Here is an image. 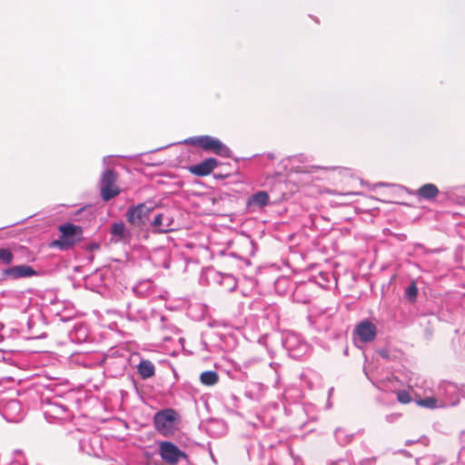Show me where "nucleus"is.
Masks as SVG:
<instances>
[{
	"mask_svg": "<svg viewBox=\"0 0 465 465\" xmlns=\"http://www.w3.org/2000/svg\"><path fill=\"white\" fill-rule=\"evenodd\" d=\"M185 143L197 146L205 152H212L223 157H230L231 150L218 138L210 135L193 136L184 141Z\"/></svg>",
	"mask_w": 465,
	"mask_h": 465,
	"instance_id": "nucleus-1",
	"label": "nucleus"
},
{
	"mask_svg": "<svg viewBox=\"0 0 465 465\" xmlns=\"http://www.w3.org/2000/svg\"><path fill=\"white\" fill-rule=\"evenodd\" d=\"M414 386L416 387L413 390L414 401L417 405L427 409H436L443 406V404H438L437 397L432 393L429 381L417 380Z\"/></svg>",
	"mask_w": 465,
	"mask_h": 465,
	"instance_id": "nucleus-2",
	"label": "nucleus"
},
{
	"mask_svg": "<svg viewBox=\"0 0 465 465\" xmlns=\"http://www.w3.org/2000/svg\"><path fill=\"white\" fill-rule=\"evenodd\" d=\"M60 237L52 242L53 247H58L61 250H69L80 239L82 229L72 223L63 224L59 228Z\"/></svg>",
	"mask_w": 465,
	"mask_h": 465,
	"instance_id": "nucleus-3",
	"label": "nucleus"
},
{
	"mask_svg": "<svg viewBox=\"0 0 465 465\" xmlns=\"http://www.w3.org/2000/svg\"><path fill=\"white\" fill-rule=\"evenodd\" d=\"M116 180L115 172L108 169L103 173L100 179V191L104 201L107 202L119 194L120 190L115 185Z\"/></svg>",
	"mask_w": 465,
	"mask_h": 465,
	"instance_id": "nucleus-4",
	"label": "nucleus"
},
{
	"mask_svg": "<svg viewBox=\"0 0 465 465\" xmlns=\"http://www.w3.org/2000/svg\"><path fill=\"white\" fill-rule=\"evenodd\" d=\"M159 455L165 463L170 465H175L181 460L187 459L186 453L171 441L159 443Z\"/></svg>",
	"mask_w": 465,
	"mask_h": 465,
	"instance_id": "nucleus-5",
	"label": "nucleus"
},
{
	"mask_svg": "<svg viewBox=\"0 0 465 465\" xmlns=\"http://www.w3.org/2000/svg\"><path fill=\"white\" fill-rule=\"evenodd\" d=\"M176 419V412L173 409H165L155 413L153 421L155 429L163 433L167 434L173 427Z\"/></svg>",
	"mask_w": 465,
	"mask_h": 465,
	"instance_id": "nucleus-6",
	"label": "nucleus"
},
{
	"mask_svg": "<svg viewBox=\"0 0 465 465\" xmlns=\"http://www.w3.org/2000/svg\"><path fill=\"white\" fill-rule=\"evenodd\" d=\"M152 206H148L145 203H140L136 206L131 207L127 210L126 218L127 221L135 226H142L149 219V214L153 211Z\"/></svg>",
	"mask_w": 465,
	"mask_h": 465,
	"instance_id": "nucleus-7",
	"label": "nucleus"
},
{
	"mask_svg": "<svg viewBox=\"0 0 465 465\" xmlns=\"http://www.w3.org/2000/svg\"><path fill=\"white\" fill-rule=\"evenodd\" d=\"M0 413L7 420L17 422L23 418L22 406L17 400L0 403Z\"/></svg>",
	"mask_w": 465,
	"mask_h": 465,
	"instance_id": "nucleus-8",
	"label": "nucleus"
},
{
	"mask_svg": "<svg viewBox=\"0 0 465 465\" xmlns=\"http://www.w3.org/2000/svg\"><path fill=\"white\" fill-rule=\"evenodd\" d=\"M355 335L362 343L372 341L377 335L376 326L368 320L359 322L354 330Z\"/></svg>",
	"mask_w": 465,
	"mask_h": 465,
	"instance_id": "nucleus-9",
	"label": "nucleus"
},
{
	"mask_svg": "<svg viewBox=\"0 0 465 465\" xmlns=\"http://www.w3.org/2000/svg\"><path fill=\"white\" fill-rule=\"evenodd\" d=\"M460 389L456 384L443 381L439 385L438 396L442 397L445 404H455L459 401ZM444 405V403H442Z\"/></svg>",
	"mask_w": 465,
	"mask_h": 465,
	"instance_id": "nucleus-10",
	"label": "nucleus"
},
{
	"mask_svg": "<svg viewBox=\"0 0 465 465\" xmlns=\"http://www.w3.org/2000/svg\"><path fill=\"white\" fill-rule=\"evenodd\" d=\"M218 165L215 158H207L201 163L190 167V172L196 176H206L210 174Z\"/></svg>",
	"mask_w": 465,
	"mask_h": 465,
	"instance_id": "nucleus-11",
	"label": "nucleus"
},
{
	"mask_svg": "<svg viewBox=\"0 0 465 465\" xmlns=\"http://www.w3.org/2000/svg\"><path fill=\"white\" fill-rule=\"evenodd\" d=\"M439 193L440 191L435 184L425 183L412 194L415 195L419 200L433 201L438 197Z\"/></svg>",
	"mask_w": 465,
	"mask_h": 465,
	"instance_id": "nucleus-12",
	"label": "nucleus"
},
{
	"mask_svg": "<svg viewBox=\"0 0 465 465\" xmlns=\"http://www.w3.org/2000/svg\"><path fill=\"white\" fill-rule=\"evenodd\" d=\"M270 202L269 194L264 191H260L253 193L252 196L248 198L247 205L250 208H258L262 209L264 206L268 205Z\"/></svg>",
	"mask_w": 465,
	"mask_h": 465,
	"instance_id": "nucleus-13",
	"label": "nucleus"
},
{
	"mask_svg": "<svg viewBox=\"0 0 465 465\" xmlns=\"http://www.w3.org/2000/svg\"><path fill=\"white\" fill-rule=\"evenodd\" d=\"M266 387L262 383H251L245 391V396L252 401H260L264 394Z\"/></svg>",
	"mask_w": 465,
	"mask_h": 465,
	"instance_id": "nucleus-14",
	"label": "nucleus"
},
{
	"mask_svg": "<svg viewBox=\"0 0 465 465\" xmlns=\"http://www.w3.org/2000/svg\"><path fill=\"white\" fill-rule=\"evenodd\" d=\"M155 368L152 361L143 360L138 365V373L143 379H148L154 375Z\"/></svg>",
	"mask_w": 465,
	"mask_h": 465,
	"instance_id": "nucleus-15",
	"label": "nucleus"
},
{
	"mask_svg": "<svg viewBox=\"0 0 465 465\" xmlns=\"http://www.w3.org/2000/svg\"><path fill=\"white\" fill-rule=\"evenodd\" d=\"M200 381L203 385L213 386L219 381V375L214 371H206L200 375Z\"/></svg>",
	"mask_w": 465,
	"mask_h": 465,
	"instance_id": "nucleus-16",
	"label": "nucleus"
},
{
	"mask_svg": "<svg viewBox=\"0 0 465 465\" xmlns=\"http://www.w3.org/2000/svg\"><path fill=\"white\" fill-rule=\"evenodd\" d=\"M417 465H440L443 460L435 455H426L416 460Z\"/></svg>",
	"mask_w": 465,
	"mask_h": 465,
	"instance_id": "nucleus-17",
	"label": "nucleus"
},
{
	"mask_svg": "<svg viewBox=\"0 0 465 465\" xmlns=\"http://www.w3.org/2000/svg\"><path fill=\"white\" fill-rule=\"evenodd\" d=\"M336 440L341 445H346L351 442L352 434L348 433L344 429H337L334 432Z\"/></svg>",
	"mask_w": 465,
	"mask_h": 465,
	"instance_id": "nucleus-18",
	"label": "nucleus"
},
{
	"mask_svg": "<svg viewBox=\"0 0 465 465\" xmlns=\"http://www.w3.org/2000/svg\"><path fill=\"white\" fill-rule=\"evenodd\" d=\"M152 225L155 229V231L158 232H166L170 230L168 225H166V226L163 225V214L162 213H158L154 216L153 221L152 222Z\"/></svg>",
	"mask_w": 465,
	"mask_h": 465,
	"instance_id": "nucleus-19",
	"label": "nucleus"
},
{
	"mask_svg": "<svg viewBox=\"0 0 465 465\" xmlns=\"http://www.w3.org/2000/svg\"><path fill=\"white\" fill-rule=\"evenodd\" d=\"M125 232V226L123 223H114L111 228V233L115 236L123 237Z\"/></svg>",
	"mask_w": 465,
	"mask_h": 465,
	"instance_id": "nucleus-20",
	"label": "nucleus"
},
{
	"mask_svg": "<svg viewBox=\"0 0 465 465\" xmlns=\"http://www.w3.org/2000/svg\"><path fill=\"white\" fill-rule=\"evenodd\" d=\"M397 400L401 403L407 404L411 401V397L407 391L401 390L397 391Z\"/></svg>",
	"mask_w": 465,
	"mask_h": 465,
	"instance_id": "nucleus-21",
	"label": "nucleus"
},
{
	"mask_svg": "<svg viewBox=\"0 0 465 465\" xmlns=\"http://www.w3.org/2000/svg\"><path fill=\"white\" fill-rule=\"evenodd\" d=\"M16 277L29 276V266H18L11 270Z\"/></svg>",
	"mask_w": 465,
	"mask_h": 465,
	"instance_id": "nucleus-22",
	"label": "nucleus"
},
{
	"mask_svg": "<svg viewBox=\"0 0 465 465\" xmlns=\"http://www.w3.org/2000/svg\"><path fill=\"white\" fill-rule=\"evenodd\" d=\"M0 260L5 263L8 264L13 260V254L11 252L7 249H0Z\"/></svg>",
	"mask_w": 465,
	"mask_h": 465,
	"instance_id": "nucleus-23",
	"label": "nucleus"
},
{
	"mask_svg": "<svg viewBox=\"0 0 465 465\" xmlns=\"http://www.w3.org/2000/svg\"><path fill=\"white\" fill-rule=\"evenodd\" d=\"M417 293H418V289H417L415 283H412L411 285H410L406 288L405 294L409 300L414 301L416 299Z\"/></svg>",
	"mask_w": 465,
	"mask_h": 465,
	"instance_id": "nucleus-24",
	"label": "nucleus"
},
{
	"mask_svg": "<svg viewBox=\"0 0 465 465\" xmlns=\"http://www.w3.org/2000/svg\"><path fill=\"white\" fill-rule=\"evenodd\" d=\"M223 280H224L225 282H228V284H229V291H231V292H232V291H233V290L236 288L237 283H236L235 279H234L232 276H231V275H226V276L223 278Z\"/></svg>",
	"mask_w": 465,
	"mask_h": 465,
	"instance_id": "nucleus-25",
	"label": "nucleus"
},
{
	"mask_svg": "<svg viewBox=\"0 0 465 465\" xmlns=\"http://www.w3.org/2000/svg\"><path fill=\"white\" fill-rule=\"evenodd\" d=\"M375 462V459L363 460L360 462V465H372Z\"/></svg>",
	"mask_w": 465,
	"mask_h": 465,
	"instance_id": "nucleus-26",
	"label": "nucleus"
},
{
	"mask_svg": "<svg viewBox=\"0 0 465 465\" xmlns=\"http://www.w3.org/2000/svg\"><path fill=\"white\" fill-rule=\"evenodd\" d=\"M44 337H45V333H42V334H40V335L31 336V341H32V340L40 339V338H44Z\"/></svg>",
	"mask_w": 465,
	"mask_h": 465,
	"instance_id": "nucleus-27",
	"label": "nucleus"
},
{
	"mask_svg": "<svg viewBox=\"0 0 465 465\" xmlns=\"http://www.w3.org/2000/svg\"><path fill=\"white\" fill-rule=\"evenodd\" d=\"M460 441H461V443L463 445V448H465V432H462L460 434Z\"/></svg>",
	"mask_w": 465,
	"mask_h": 465,
	"instance_id": "nucleus-28",
	"label": "nucleus"
},
{
	"mask_svg": "<svg viewBox=\"0 0 465 465\" xmlns=\"http://www.w3.org/2000/svg\"><path fill=\"white\" fill-rule=\"evenodd\" d=\"M44 351H45V349H41V350H35V351H32V350H31V354H32V353L44 352Z\"/></svg>",
	"mask_w": 465,
	"mask_h": 465,
	"instance_id": "nucleus-29",
	"label": "nucleus"
},
{
	"mask_svg": "<svg viewBox=\"0 0 465 465\" xmlns=\"http://www.w3.org/2000/svg\"><path fill=\"white\" fill-rule=\"evenodd\" d=\"M333 388H330L329 389V391H328V394H329V397H331V393L333 392Z\"/></svg>",
	"mask_w": 465,
	"mask_h": 465,
	"instance_id": "nucleus-30",
	"label": "nucleus"
},
{
	"mask_svg": "<svg viewBox=\"0 0 465 465\" xmlns=\"http://www.w3.org/2000/svg\"><path fill=\"white\" fill-rule=\"evenodd\" d=\"M30 273H31V276L36 275L35 271H34L32 268H31Z\"/></svg>",
	"mask_w": 465,
	"mask_h": 465,
	"instance_id": "nucleus-31",
	"label": "nucleus"
},
{
	"mask_svg": "<svg viewBox=\"0 0 465 465\" xmlns=\"http://www.w3.org/2000/svg\"><path fill=\"white\" fill-rule=\"evenodd\" d=\"M413 442H414V441H412V440H407L405 444L408 446V445H410V444H411V443H413Z\"/></svg>",
	"mask_w": 465,
	"mask_h": 465,
	"instance_id": "nucleus-32",
	"label": "nucleus"
},
{
	"mask_svg": "<svg viewBox=\"0 0 465 465\" xmlns=\"http://www.w3.org/2000/svg\"><path fill=\"white\" fill-rule=\"evenodd\" d=\"M461 393H462V396L465 398V389L462 390Z\"/></svg>",
	"mask_w": 465,
	"mask_h": 465,
	"instance_id": "nucleus-33",
	"label": "nucleus"
},
{
	"mask_svg": "<svg viewBox=\"0 0 465 465\" xmlns=\"http://www.w3.org/2000/svg\"><path fill=\"white\" fill-rule=\"evenodd\" d=\"M400 452H402V453H404L405 455H407V454H408V451H406V450H401Z\"/></svg>",
	"mask_w": 465,
	"mask_h": 465,
	"instance_id": "nucleus-34",
	"label": "nucleus"
},
{
	"mask_svg": "<svg viewBox=\"0 0 465 465\" xmlns=\"http://www.w3.org/2000/svg\"><path fill=\"white\" fill-rule=\"evenodd\" d=\"M93 248L97 249V248H98V245H97V244L93 245Z\"/></svg>",
	"mask_w": 465,
	"mask_h": 465,
	"instance_id": "nucleus-35",
	"label": "nucleus"
},
{
	"mask_svg": "<svg viewBox=\"0 0 465 465\" xmlns=\"http://www.w3.org/2000/svg\"><path fill=\"white\" fill-rule=\"evenodd\" d=\"M36 374L35 373H33V374H30V377H33V376H35Z\"/></svg>",
	"mask_w": 465,
	"mask_h": 465,
	"instance_id": "nucleus-36",
	"label": "nucleus"
},
{
	"mask_svg": "<svg viewBox=\"0 0 465 465\" xmlns=\"http://www.w3.org/2000/svg\"><path fill=\"white\" fill-rule=\"evenodd\" d=\"M36 374L35 373H33V374H30V377H33V376H35Z\"/></svg>",
	"mask_w": 465,
	"mask_h": 465,
	"instance_id": "nucleus-37",
	"label": "nucleus"
}]
</instances>
